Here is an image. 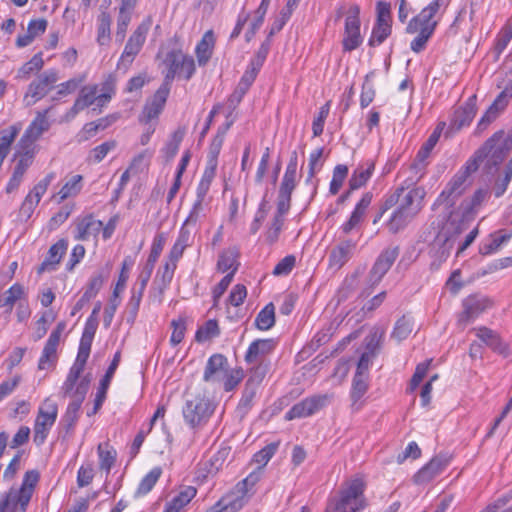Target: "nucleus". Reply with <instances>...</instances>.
Here are the masks:
<instances>
[{
    "mask_svg": "<svg viewBox=\"0 0 512 512\" xmlns=\"http://www.w3.org/2000/svg\"><path fill=\"white\" fill-rule=\"evenodd\" d=\"M109 270H98L89 279L83 295L89 300L93 299L101 290L103 284L108 279Z\"/></svg>",
    "mask_w": 512,
    "mask_h": 512,
    "instance_id": "nucleus-40",
    "label": "nucleus"
},
{
    "mask_svg": "<svg viewBox=\"0 0 512 512\" xmlns=\"http://www.w3.org/2000/svg\"><path fill=\"white\" fill-rule=\"evenodd\" d=\"M164 244H165V238L163 237V235H157L154 238L152 246H151L150 254H149L148 259H147V261L145 263V266H148L149 268H153L154 269L155 264H156L159 256L162 253V250L164 248Z\"/></svg>",
    "mask_w": 512,
    "mask_h": 512,
    "instance_id": "nucleus-62",
    "label": "nucleus"
},
{
    "mask_svg": "<svg viewBox=\"0 0 512 512\" xmlns=\"http://www.w3.org/2000/svg\"><path fill=\"white\" fill-rule=\"evenodd\" d=\"M220 334V329L216 320H208L196 332V340L199 342L207 341L211 338L217 337Z\"/></svg>",
    "mask_w": 512,
    "mask_h": 512,
    "instance_id": "nucleus-58",
    "label": "nucleus"
},
{
    "mask_svg": "<svg viewBox=\"0 0 512 512\" xmlns=\"http://www.w3.org/2000/svg\"><path fill=\"white\" fill-rule=\"evenodd\" d=\"M384 337V331L380 329H374L370 332V334L366 337V352L370 353V355L375 356L377 350L380 348L381 342Z\"/></svg>",
    "mask_w": 512,
    "mask_h": 512,
    "instance_id": "nucleus-63",
    "label": "nucleus"
},
{
    "mask_svg": "<svg viewBox=\"0 0 512 512\" xmlns=\"http://www.w3.org/2000/svg\"><path fill=\"white\" fill-rule=\"evenodd\" d=\"M83 188V176L76 174L70 177L62 188L59 190L57 196L59 197L58 203L62 201L76 197Z\"/></svg>",
    "mask_w": 512,
    "mask_h": 512,
    "instance_id": "nucleus-38",
    "label": "nucleus"
},
{
    "mask_svg": "<svg viewBox=\"0 0 512 512\" xmlns=\"http://www.w3.org/2000/svg\"><path fill=\"white\" fill-rule=\"evenodd\" d=\"M163 65L165 66V75L161 86H166L169 89H171V84L177 75L184 76L185 79L189 80L196 69L194 59L178 49L171 50L166 54Z\"/></svg>",
    "mask_w": 512,
    "mask_h": 512,
    "instance_id": "nucleus-6",
    "label": "nucleus"
},
{
    "mask_svg": "<svg viewBox=\"0 0 512 512\" xmlns=\"http://www.w3.org/2000/svg\"><path fill=\"white\" fill-rule=\"evenodd\" d=\"M215 46V36L212 30H208L204 33L201 40L198 42L195 53L197 57L198 64L200 66L206 65V63L210 60L213 49Z\"/></svg>",
    "mask_w": 512,
    "mask_h": 512,
    "instance_id": "nucleus-32",
    "label": "nucleus"
},
{
    "mask_svg": "<svg viewBox=\"0 0 512 512\" xmlns=\"http://www.w3.org/2000/svg\"><path fill=\"white\" fill-rule=\"evenodd\" d=\"M99 456V467L107 474L116 462V450L109 445V443L99 444L97 447Z\"/></svg>",
    "mask_w": 512,
    "mask_h": 512,
    "instance_id": "nucleus-41",
    "label": "nucleus"
},
{
    "mask_svg": "<svg viewBox=\"0 0 512 512\" xmlns=\"http://www.w3.org/2000/svg\"><path fill=\"white\" fill-rule=\"evenodd\" d=\"M98 93L97 85H86L81 88L78 97L68 112V117H75L80 111L95 103L96 94Z\"/></svg>",
    "mask_w": 512,
    "mask_h": 512,
    "instance_id": "nucleus-29",
    "label": "nucleus"
},
{
    "mask_svg": "<svg viewBox=\"0 0 512 512\" xmlns=\"http://www.w3.org/2000/svg\"><path fill=\"white\" fill-rule=\"evenodd\" d=\"M391 31L390 23H375L368 45L371 47L379 46L390 36Z\"/></svg>",
    "mask_w": 512,
    "mask_h": 512,
    "instance_id": "nucleus-50",
    "label": "nucleus"
},
{
    "mask_svg": "<svg viewBox=\"0 0 512 512\" xmlns=\"http://www.w3.org/2000/svg\"><path fill=\"white\" fill-rule=\"evenodd\" d=\"M226 372H228L227 358L222 354H214L207 361L203 380L212 383L220 382Z\"/></svg>",
    "mask_w": 512,
    "mask_h": 512,
    "instance_id": "nucleus-24",
    "label": "nucleus"
},
{
    "mask_svg": "<svg viewBox=\"0 0 512 512\" xmlns=\"http://www.w3.org/2000/svg\"><path fill=\"white\" fill-rule=\"evenodd\" d=\"M169 93V88L160 85L153 97L146 102L141 114V121L147 123L157 118L165 106Z\"/></svg>",
    "mask_w": 512,
    "mask_h": 512,
    "instance_id": "nucleus-22",
    "label": "nucleus"
},
{
    "mask_svg": "<svg viewBox=\"0 0 512 512\" xmlns=\"http://www.w3.org/2000/svg\"><path fill=\"white\" fill-rule=\"evenodd\" d=\"M171 327L173 328V331L170 337V343L173 346H176L180 344L184 338L186 331V318L180 316L177 319H173Z\"/></svg>",
    "mask_w": 512,
    "mask_h": 512,
    "instance_id": "nucleus-60",
    "label": "nucleus"
},
{
    "mask_svg": "<svg viewBox=\"0 0 512 512\" xmlns=\"http://www.w3.org/2000/svg\"><path fill=\"white\" fill-rule=\"evenodd\" d=\"M368 378L354 375L353 381H352V388L350 397L352 400V407L355 409H359L361 407V404H359V401L361 398L365 395V393L368 390Z\"/></svg>",
    "mask_w": 512,
    "mask_h": 512,
    "instance_id": "nucleus-44",
    "label": "nucleus"
},
{
    "mask_svg": "<svg viewBox=\"0 0 512 512\" xmlns=\"http://www.w3.org/2000/svg\"><path fill=\"white\" fill-rule=\"evenodd\" d=\"M24 295L23 286L15 283L0 296V308H6L7 313H11L16 301Z\"/></svg>",
    "mask_w": 512,
    "mask_h": 512,
    "instance_id": "nucleus-42",
    "label": "nucleus"
},
{
    "mask_svg": "<svg viewBox=\"0 0 512 512\" xmlns=\"http://www.w3.org/2000/svg\"><path fill=\"white\" fill-rule=\"evenodd\" d=\"M120 360H121V352L117 351L114 354V357H113L108 369L106 370L105 375L103 376V378L100 381V386H99L97 394H96V409H100L103 402L106 399L107 390H108L110 382L114 376V373H115L116 369L118 368Z\"/></svg>",
    "mask_w": 512,
    "mask_h": 512,
    "instance_id": "nucleus-30",
    "label": "nucleus"
},
{
    "mask_svg": "<svg viewBox=\"0 0 512 512\" xmlns=\"http://www.w3.org/2000/svg\"><path fill=\"white\" fill-rule=\"evenodd\" d=\"M442 1L433 0L418 15L413 17L406 26V33L417 34L410 44V48L414 53H420L426 48L427 42L437 26V21L433 18L439 11Z\"/></svg>",
    "mask_w": 512,
    "mask_h": 512,
    "instance_id": "nucleus-4",
    "label": "nucleus"
},
{
    "mask_svg": "<svg viewBox=\"0 0 512 512\" xmlns=\"http://www.w3.org/2000/svg\"><path fill=\"white\" fill-rule=\"evenodd\" d=\"M482 342L503 357L510 355L508 344L501 339L498 333L489 328L482 327Z\"/></svg>",
    "mask_w": 512,
    "mask_h": 512,
    "instance_id": "nucleus-33",
    "label": "nucleus"
},
{
    "mask_svg": "<svg viewBox=\"0 0 512 512\" xmlns=\"http://www.w3.org/2000/svg\"><path fill=\"white\" fill-rule=\"evenodd\" d=\"M58 78V72L55 69L47 70L40 74L28 86L27 92L24 96L26 105H34L37 101L45 97L58 81Z\"/></svg>",
    "mask_w": 512,
    "mask_h": 512,
    "instance_id": "nucleus-13",
    "label": "nucleus"
},
{
    "mask_svg": "<svg viewBox=\"0 0 512 512\" xmlns=\"http://www.w3.org/2000/svg\"><path fill=\"white\" fill-rule=\"evenodd\" d=\"M398 255V247L387 248L380 253L368 274L367 281L370 287H374L381 282Z\"/></svg>",
    "mask_w": 512,
    "mask_h": 512,
    "instance_id": "nucleus-17",
    "label": "nucleus"
},
{
    "mask_svg": "<svg viewBox=\"0 0 512 512\" xmlns=\"http://www.w3.org/2000/svg\"><path fill=\"white\" fill-rule=\"evenodd\" d=\"M359 13V7L354 5L349 9L345 19L344 36L342 40L343 50L345 52H351L357 49L363 42L360 34Z\"/></svg>",
    "mask_w": 512,
    "mask_h": 512,
    "instance_id": "nucleus-14",
    "label": "nucleus"
},
{
    "mask_svg": "<svg viewBox=\"0 0 512 512\" xmlns=\"http://www.w3.org/2000/svg\"><path fill=\"white\" fill-rule=\"evenodd\" d=\"M512 150V129L508 132L498 130L482 145V161L487 166H497L504 161Z\"/></svg>",
    "mask_w": 512,
    "mask_h": 512,
    "instance_id": "nucleus-8",
    "label": "nucleus"
},
{
    "mask_svg": "<svg viewBox=\"0 0 512 512\" xmlns=\"http://www.w3.org/2000/svg\"><path fill=\"white\" fill-rule=\"evenodd\" d=\"M161 474L162 469L160 467H154L151 469L149 473H147L140 481L139 486L135 492V496L139 497L149 493L159 480Z\"/></svg>",
    "mask_w": 512,
    "mask_h": 512,
    "instance_id": "nucleus-45",
    "label": "nucleus"
},
{
    "mask_svg": "<svg viewBox=\"0 0 512 512\" xmlns=\"http://www.w3.org/2000/svg\"><path fill=\"white\" fill-rule=\"evenodd\" d=\"M151 25H152V18L150 16H148L133 31V33L130 35L128 41H130L135 46L142 49V47L146 41L147 34L151 28Z\"/></svg>",
    "mask_w": 512,
    "mask_h": 512,
    "instance_id": "nucleus-49",
    "label": "nucleus"
},
{
    "mask_svg": "<svg viewBox=\"0 0 512 512\" xmlns=\"http://www.w3.org/2000/svg\"><path fill=\"white\" fill-rule=\"evenodd\" d=\"M257 329L266 331L275 325V306L272 302L268 303L257 314L254 322Z\"/></svg>",
    "mask_w": 512,
    "mask_h": 512,
    "instance_id": "nucleus-43",
    "label": "nucleus"
},
{
    "mask_svg": "<svg viewBox=\"0 0 512 512\" xmlns=\"http://www.w3.org/2000/svg\"><path fill=\"white\" fill-rule=\"evenodd\" d=\"M279 448V442H272L258 451L254 457L253 461L259 465V467H264L270 461V459L274 456Z\"/></svg>",
    "mask_w": 512,
    "mask_h": 512,
    "instance_id": "nucleus-59",
    "label": "nucleus"
},
{
    "mask_svg": "<svg viewBox=\"0 0 512 512\" xmlns=\"http://www.w3.org/2000/svg\"><path fill=\"white\" fill-rule=\"evenodd\" d=\"M413 325L412 321L407 316H402L397 320L391 337L396 339L398 342L406 339L412 332Z\"/></svg>",
    "mask_w": 512,
    "mask_h": 512,
    "instance_id": "nucleus-56",
    "label": "nucleus"
},
{
    "mask_svg": "<svg viewBox=\"0 0 512 512\" xmlns=\"http://www.w3.org/2000/svg\"><path fill=\"white\" fill-rule=\"evenodd\" d=\"M328 395H314L296 403L285 414V419L290 421L297 418H305L313 415L329 403Z\"/></svg>",
    "mask_w": 512,
    "mask_h": 512,
    "instance_id": "nucleus-16",
    "label": "nucleus"
},
{
    "mask_svg": "<svg viewBox=\"0 0 512 512\" xmlns=\"http://www.w3.org/2000/svg\"><path fill=\"white\" fill-rule=\"evenodd\" d=\"M415 184L411 183L409 177L386 198L383 204V211L397 206L388 222V228L392 233L406 227L423 208L426 191L423 187L410 188Z\"/></svg>",
    "mask_w": 512,
    "mask_h": 512,
    "instance_id": "nucleus-1",
    "label": "nucleus"
},
{
    "mask_svg": "<svg viewBox=\"0 0 512 512\" xmlns=\"http://www.w3.org/2000/svg\"><path fill=\"white\" fill-rule=\"evenodd\" d=\"M356 245V242L351 239L342 240L335 245L329 252V269L340 270L353 257Z\"/></svg>",
    "mask_w": 512,
    "mask_h": 512,
    "instance_id": "nucleus-19",
    "label": "nucleus"
},
{
    "mask_svg": "<svg viewBox=\"0 0 512 512\" xmlns=\"http://www.w3.org/2000/svg\"><path fill=\"white\" fill-rule=\"evenodd\" d=\"M89 386L90 375H86L82 377V379L74 387L73 391H71V394L62 393L64 397L69 396L72 398L62 418V422L67 433L73 431L79 419L80 408L89 390Z\"/></svg>",
    "mask_w": 512,
    "mask_h": 512,
    "instance_id": "nucleus-10",
    "label": "nucleus"
},
{
    "mask_svg": "<svg viewBox=\"0 0 512 512\" xmlns=\"http://www.w3.org/2000/svg\"><path fill=\"white\" fill-rule=\"evenodd\" d=\"M54 172L48 173L42 180H40L33 189L25 197L21 208L20 214L26 218H30L35 208L39 204L42 196L46 193L49 185L55 179Z\"/></svg>",
    "mask_w": 512,
    "mask_h": 512,
    "instance_id": "nucleus-18",
    "label": "nucleus"
},
{
    "mask_svg": "<svg viewBox=\"0 0 512 512\" xmlns=\"http://www.w3.org/2000/svg\"><path fill=\"white\" fill-rule=\"evenodd\" d=\"M512 499V490L498 498L493 504L488 505L483 512H512V506L505 508Z\"/></svg>",
    "mask_w": 512,
    "mask_h": 512,
    "instance_id": "nucleus-64",
    "label": "nucleus"
},
{
    "mask_svg": "<svg viewBox=\"0 0 512 512\" xmlns=\"http://www.w3.org/2000/svg\"><path fill=\"white\" fill-rule=\"evenodd\" d=\"M141 49L137 46H135L130 41H127L124 50L120 56V59L117 63V68L119 70L127 71L128 68L133 63L135 57L140 53Z\"/></svg>",
    "mask_w": 512,
    "mask_h": 512,
    "instance_id": "nucleus-52",
    "label": "nucleus"
},
{
    "mask_svg": "<svg viewBox=\"0 0 512 512\" xmlns=\"http://www.w3.org/2000/svg\"><path fill=\"white\" fill-rule=\"evenodd\" d=\"M511 39H512V20L508 21V23L501 29V31L499 32V34L497 36L496 43L491 52L494 60H497L499 58L500 54L507 47V45L511 41Z\"/></svg>",
    "mask_w": 512,
    "mask_h": 512,
    "instance_id": "nucleus-47",
    "label": "nucleus"
},
{
    "mask_svg": "<svg viewBox=\"0 0 512 512\" xmlns=\"http://www.w3.org/2000/svg\"><path fill=\"white\" fill-rule=\"evenodd\" d=\"M375 165L372 161H366L365 163L359 165L352 173L349 179V187L350 191L357 190L364 186L367 181L370 179Z\"/></svg>",
    "mask_w": 512,
    "mask_h": 512,
    "instance_id": "nucleus-35",
    "label": "nucleus"
},
{
    "mask_svg": "<svg viewBox=\"0 0 512 512\" xmlns=\"http://www.w3.org/2000/svg\"><path fill=\"white\" fill-rule=\"evenodd\" d=\"M480 167V149L461 167V169L449 180L438 197V201L449 202L461 196L473 183V174Z\"/></svg>",
    "mask_w": 512,
    "mask_h": 512,
    "instance_id": "nucleus-5",
    "label": "nucleus"
},
{
    "mask_svg": "<svg viewBox=\"0 0 512 512\" xmlns=\"http://www.w3.org/2000/svg\"><path fill=\"white\" fill-rule=\"evenodd\" d=\"M184 135L185 131L183 129H178L172 134L171 139L162 150L167 161L172 160L178 153Z\"/></svg>",
    "mask_w": 512,
    "mask_h": 512,
    "instance_id": "nucleus-53",
    "label": "nucleus"
},
{
    "mask_svg": "<svg viewBox=\"0 0 512 512\" xmlns=\"http://www.w3.org/2000/svg\"><path fill=\"white\" fill-rule=\"evenodd\" d=\"M197 490L193 486H186L169 502L164 512H180L196 496Z\"/></svg>",
    "mask_w": 512,
    "mask_h": 512,
    "instance_id": "nucleus-36",
    "label": "nucleus"
},
{
    "mask_svg": "<svg viewBox=\"0 0 512 512\" xmlns=\"http://www.w3.org/2000/svg\"><path fill=\"white\" fill-rule=\"evenodd\" d=\"M477 110V95L473 94L464 105L456 108L450 115L449 124L444 132L445 137H452L462 128L469 126Z\"/></svg>",
    "mask_w": 512,
    "mask_h": 512,
    "instance_id": "nucleus-12",
    "label": "nucleus"
},
{
    "mask_svg": "<svg viewBox=\"0 0 512 512\" xmlns=\"http://www.w3.org/2000/svg\"><path fill=\"white\" fill-rule=\"evenodd\" d=\"M64 328V323H58L57 327L50 333L38 362L40 370H45L55 364L57 360V347Z\"/></svg>",
    "mask_w": 512,
    "mask_h": 512,
    "instance_id": "nucleus-20",
    "label": "nucleus"
},
{
    "mask_svg": "<svg viewBox=\"0 0 512 512\" xmlns=\"http://www.w3.org/2000/svg\"><path fill=\"white\" fill-rule=\"evenodd\" d=\"M215 405L209 397L203 394H197L191 399H187L182 409L184 421L191 428H200L204 426L212 414Z\"/></svg>",
    "mask_w": 512,
    "mask_h": 512,
    "instance_id": "nucleus-7",
    "label": "nucleus"
},
{
    "mask_svg": "<svg viewBox=\"0 0 512 512\" xmlns=\"http://www.w3.org/2000/svg\"><path fill=\"white\" fill-rule=\"evenodd\" d=\"M446 127V122L441 121L437 124L434 131L431 133L426 142L419 149L414 162L410 166L411 183H417L425 175L426 167L428 165V158L436 146L439 138Z\"/></svg>",
    "mask_w": 512,
    "mask_h": 512,
    "instance_id": "nucleus-9",
    "label": "nucleus"
},
{
    "mask_svg": "<svg viewBox=\"0 0 512 512\" xmlns=\"http://www.w3.org/2000/svg\"><path fill=\"white\" fill-rule=\"evenodd\" d=\"M349 169L347 165L338 164L334 167L332 180L330 182L329 192L336 195L341 189L345 179L347 178Z\"/></svg>",
    "mask_w": 512,
    "mask_h": 512,
    "instance_id": "nucleus-54",
    "label": "nucleus"
},
{
    "mask_svg": "<svg viewBox=\"0 0 512 512\" xmlns=\"http://www.w3.org/2000/svg\"><path fill=\"white\" fill-rule=\"evenodd\" d=\"M480 207V188L475 190L472 199L465 200L460 206L461 220L449 218L435 236L430 247V254L439 262L445 261L455 246L462 232L467 229V222L473 219Z\"/></svg>",
    "mask_w": 512,
    "mask_h": 512,
    "instance_id": "nucleus-2",
    "label": "nucleus"
},
{
    "mask_svg": "<svg viewBox=\"0 0 512 512\" xmlns=\"http://www.w3.org/2000/svg\"><path fill=\"white\" fill-rule=\"evenodd\" d=\"M244 377V372L241 368L233 369L231 371L226 372L223 375V388L226 392L232 391L235 387L239 385Z\"/></svg>",
    "mask_w": 512,
    "mask_h": 512,
    "instance_id": "nucleus-61",
    "label": "nucleus"
},
{
    "mask_svg": "<svg viewBox=\"0 0 512 512\" xmlns=\"http://www.w3.org/2000/svg\"><path fill=\"white\" fill-rule=\"evenodd\" d=\"M448 463L449 457L446 455H437L433 457L414 475V482L418 485L429 483L447 467Z\"/></svg>",
    "mask_w": 512,
    "mask_h": 512,
    "instance_id": "nucleus-21",
    "label": "nucleus"
},
{
    "mask_svg": "<svg viewBox=\"0 0 512 512\" xmlns=\"http://www.w3.org/2000/svg\"><path fill=\"white\" fill-rule=\"evenodd\" d=\"M111 23L112 19L107 11H101L97 17V38L99 45L105 46L111 40Z\"/></svg>",
    "mask_w": 512,
    "mask_h": 512,
    "instance_id": "nucleus-37",
    "label": "nucleus"
},
{
    "mask_svg": "<svg viewBox=\"0 0 512 512\" xmlns=\"http://www.w3.org/2000/svg\"><path fill=\"white\" fill-rule=\"evenodd\" d=\"M512 99V87H506L494 99L491 105L482 115V127L488 126L494 122L506 109L509 101Z\"/></svg>",
    "mask_w": 512,
    "mask_h": 512,
    "instance_id": "nucleus-23",
    "label": "nucleus"
},
{
    "mask_svg": "<svg viewBox=\"0 0 512 512\" xmlns=\"http://www.w3.org/2000/svg\"><path fill=\"white\" fill-rule=\"evenodd\" d=\"M68 243L65 239H60L55 244H53L48 253L37 269L38 274H42L46 271H53L56 269L57 265L60 263L62 256L65 254L67 250Z\"/></svg>",
    "mask_w": 512,
    "mask_h": 512,
    "instance_id": "nucleus-26",
    "label": "nucleus"
},
{
    "mask_svg": "<svg viewBox=\"0 0 512 512\" xmlns=\"http://www.w3.org/2000/svg\"><path fill=\"white\" fill-rule=\"evenodd\" d=\"M58 416V406L49 397L39 407L38 415L34 424V442L42 445Z\"/></svg>",
    "mask_w": 512,
    "mask_h": 512,
    "instance_id": "nucleus-11",
    "label": "nucleus"
},
{
    "mask_svg": "<svg viewBox=\"0 0 512 512\" xmlns=\"http://www.w3.org/2000/svg\"><path fill=\"white\" fill-rule=\"evenodd\" d=\"M496 171L498 174L491 187V192L498 198L505 193L512 179V164L508 162L502 171L498 169Z\"/></svg>",
    "mask_w": 512,
    "mask_h": 512,
    "instance_id": "nucleus-39",
    "label": "nucleus"
},
{
    "mask_svg": "<svg viewBox=\"0 0 512 512\" xmlns=\"http://www.w3.org/2000/svg\"><path fill=\"white\" fill-rule=\"evenodd\" d=\"M25 490L10 489L0 502L7 512H26L31 496Z\"/></svg>",
    "mask_w": 512,
    "mask_h": 512,
    "instance_id": "nucleus-25",
    "label": "nucleus"
},
{
    "mask_svg": "<svg viewBox=\"0 0 512 512\" xmlns=\"http://www.w3.org/2000/svg\"><path fill=\"white\" fill-rule=\"evenodd\" d=\"M238 257L239 251L236 247L223 250L217 261V270L222 273L230 270L229 273L234 275L239 267Z\"/></svg>",
    "mask_w": 512,
    "mask_h": 512,
    "instance_id": "nucleus-34",
    "label": "nucleus"
},
{
    "mask_svg": "<svg viewBox=\"0 0 512 512\" xmlns=\"http://www.w3.org/2000/svg\"><path fill=\"white\" fill-rule=\"evenodd\" d=\"M480 315V298L478 295H470L463 300V311L459 315L458 322L462 327L473 323Z\"/></svg>",
    "mask_w": 512,
    "mask_h": 512,
    "instance_id": "nucleus-31",
    "label": "nucleus"
},
{
    "mask_svg": "<svg viewBox=\"0 0 512 512\" xmlns=\"http://www.w3.org/2000/svg\"><path fill=\"white\" fill-rule=\"evenodd\" d=\"M102 229V221L88 215L77 222L74 238L79 241H87L91 237H96Z\"/></svg>",
    "mask_w": 512,
    "mask_h": 512,
    "instance_id": "nucleus-27",
    "label": "nucleus"
},
{
    "mask_svg": "<svg viewBox=\"0 0 512 512\" xmlns=\"http://www.w3.org/2000/svg\"><path fill=\"white\" fill-rule=\"evenodd\" d=\"M44 65L42 53L35 54L28 62H26L18 71V78L27 79L33 72L40 71Z\"/></svg>",
    "mask_w": 512,
    "mask_h": 512,
    "instance_id": "nucleus-55",
    "label": "nucleus"
},
{
    "mask_svg": "<svg viewBox=\"0 0 512 512\" xmlns=\"http://www.w3.org/2000/svg\"><path fill=\"white\" fill-rule=\"evenodd\" d=\"M48 110L43 112H39L36 118L30 123L28 128L25 130L30 136H32L36 141L40 138V136L49 129L50 123L47 119Z\"/></svg>",
    "mask_w": 512,
    "mask_h": 512,
    "instance_id": "nucleus-46",
    "label": "nucleus"
},
{
    "mask_svg": "<svg viewBox=\"0 0 512 512\" xmlns=\"http://www.w3.org/2000/svg\"><path fill=\"white\" fill-rule=\"evenodd\" d=\"M511 237L512 232L504 230H499L490 234V242L485 245V254H492L496 252L501 245L507 242Z\"/></svg>",
    "mask_w": 512,
    "mask_h": 512,
    "instance_id": "nucleus-57",
    "label": "nucleus"
},
{
    "mask_svg": "<svg viewBox=\"0 0 512 512\" xmlns=\"http://www.w3.org/2000/svg\"><path fill=\"white\" fill-rule=\"evenodd\" d=\"M364 491L362 479L346 481L336 495L329 497L325 512H362L368 505Z\"/></svg>",
    "mask_w": 512,
    "mask_h": 512,
    "instance_id": "nucleus-3",
    "label": "nucleus"
},
{
    "mask_svg": "<svg viewBox=\"0 0 512 512\" xmlns=\"http://www.w3.org/2000/svg\"><path fill=\"white\" fill-rule=\"evenodd\" d=\"M242 507H243V501L241 498H232L231 496H223L207 512H237Z\"/></svg>",
    "mask_w": 512,
    "mask_h": 512,
    "instance_id": "nucleus-48",
    "label": "nucleus"
},
{
    "mask_svg": "<svg viewBox=\"0 0 512 512\" xmlns=\"http://www.w3.org/2000/svg\"><path fill=\"white\" fill-rule=\"evenodd\" d=\"M224 143L223 135L216 134L210 144L209 152L207 156V169L215 170L218 165V156Z\"/></svg>",
    "mask_w": 512,
    "mask_h": 512,
    "instance_id": "nucleus-51",
    "label": "nucleus"
},
{
    "mask_svg": "<svg viewBox=\"0 0 512 512\" xmlns=\"http://www.w3.org/2000/svg\"><path fill=\"white\" fill-rule=\"evenodd\" d=\"M91 346L92 344L80 341L77 357L71 366L63 385L61 386V393L71 394V391H73L74 387L82 379L80 377L90 356Z\"/></svg>",
    "mask_w": 512,
    "mask_h": 512,
    "instance_id": "nucleus-15",
    "label": "nucleus"
},
{
    "mask_svg": "<svg viewBox=\"0 0 512 512\" xmlns=\"http://www.w3.org/2000/svg\"><path fill=\"white\" fill-rule=\"evenodd\" d=\"M275 347L276 341L274 339H257L249 345L245 354V361L249 364L254 363L270 354Z\"/></svg>",
    "mask_w": 512,
    "mask_h": 512,
    "instance_id": "nucleus-28",
    "label": "nucleus"
}]
</instances>
